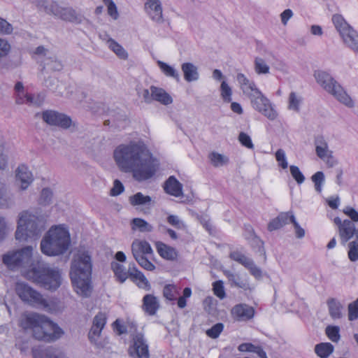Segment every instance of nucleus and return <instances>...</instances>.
Returning a JSON list of instances; mask_svg holds the SVG:
<instances>
[{"mask_svg": "<svg viewBox=\"0 0 358 358\" xmlns=\"http://www.w3.org/2000/svg\"><path fill=\"white\" fill-rule=\"evenodd\" d=\"M113 157L121 171L132 173L133 178L138 182L152 178L159 165L143 145L134 142L118 145L114 150Z\"/></svg>", "mask_w": 358, "mask_h": 358, "instance_id": "f257e3e1", "label": "nucleus"}, {"mask_svg": "<svg viewBox=\"0 0 358 358\" xmlns=\"http://www.w3.org/2000/svg\"><path fill=\"white\" fill-rule=\"evenodd\" d=\"M92 257L89 252L79 250L71 261L70 278L75 291L83 297H89L92 292Z\"/></svg>", "mask_w": 358, "mask_h": 358, "instance_id": "f03ea898", "label": "nucleus"}, {"mask_svg": "<svg viewBox=\"0 0 358 358\" xmlns=\"http://www.w3.org/2000/svg\"><path fill=\"white\" fill-rule=\"evenodd\" d=\"M27 275L35 284L49 291L57 290L62 284L60 270L43 262L33 264L27 271Z\"/></svg>", "mask_w": 358, "mask_h": 358, "instance_id": "7ed1b4c3", "label": "nucleus"}, {"mask_svg": "<svg viewBox=\"0 0 358 358\" xmlns=\"http://www.w3.org/2000/svg\"><path fill=\"white\" fill-rule=\"evenodd\" d=\"M71 243L70 234L64 228L52 227L41 242V252L48 256L65 253Z\"/></svg>", "mask_w": 358, "mask_h": 358, "instance_id": "20e7f679", "label": "nucleus"}, {"mask_svg": "<svg viewBox=\"0 0 358 358\" xmlns=\"http://www.w3.org/2000/svg\"><path fill=\"white\" fill-rule=\"evenodd\" d=\"M44 230L43 220L28 212L20 214L15 231V238L19 242L28 241L29 238H38Z\"/></svg>", "mask_w": 358, "mask_h": 358, "instance_id": "39448f33", "label": "nucleus"}, {"mask_svg": "<svg viewBox=\"0 0 358 358\" xmlns=\"http://www.w3.org/2000/svg\"><path fill=\"white\" fill-rule=\"evenodd\" d=\"M316 82L337 101L348 108H353L355 103L341 85L332 76L324 71L317 70L314 72Z\"/></svg>", "mask_w": 358, "mask_h": 358, "instance_id": "423d86ee", "label": "nucleus"}, {"mask_svg": "<svg viewBox=\"0 0 358 358\" xmlns=\"http://www.w3.org/2000/svg\"><path fill=\"white\" fill-rule=\"evenodd\" d=\"M33 247L25 246L20 250L9 252L3 255V263L10 270L29 265L32 259Z\"/></svg>", "mask_w": 358, "mask_h": 358, "instance_id": "0eeeda50", "label": "nucleus"}, {"mask_svg": "<svg viewBox=\"0 0 358 358\" xmlns=\"http://www.w3.org/2000/svg\"><path fill=\"white\" fill-rule=\"evenodd\" d=\"M246 96L250 99L253 108L261 113L268 119L273 120L277 117L278 113L273 108L270 101L258 88Z\"/></svg>", "mask_w": 358, "mask_h": 358, "instance_id": "6e6552de", "label": "nucleus"}, {"mask_svg": "<svg viewBox=\"0 0 358 358\" xmlns=\"http://www.w3.org/2000/svg\"><path fill=\"white\" fill-rule=\"evenodd\" d=\"M128 354L131 358H150L148 343L143 333L131 334Z\"/></svg>", "mask_w": 358, "mask_h": 358, "instance_id": "1a4fd4ad", "label": "nucleus"}, {"mask_svg": "<svg viewBox=\"0 0 358 358\" xmlns=\"http://www.w3.org/2000/svg\"><path fill=\"white\" fill-rule=\"evenodd\" d=\"M24 329H31L34 337L37 340L46 341V333L44 330L43 315L31 314L20 322Z\"/></svg>", "mask_w": 358, "mask_h": 358, "instance_id": "9d476101", "label": "nucleus"}, {"mask_svg": "<svg viewBox=\"0 0 358 358\" xmlns=\"http://www.w3.org/2000/svg\"><path fill=\"white\" fill-rule=\"evenodd\" d=\"M41 118L47 124L58 127L63 129H69L72 124V120L69 115L54 110L43 111Z\"/></svg>", "mask_w": 358, "mask_h": 358, "instance_id": "9b49d317", "label": "nucleus"}, {"mask_svg": "<svg viewBox=\"0 0 358 358\" xmlns=\"http://www.w3.org/2000/svg\"><path fill=\"white\" fill-rule=\"evenodd\" d=\"M334 222L338 227V234L341 243L343 245H345L353 236L357 238L358 229H356L355 225L352 221L345 220L342 222L341 218L336 217L334 218Z\"/></svg>", "mask_w": 358, "mask_h": 358, "instance_id": "f8f14e48", "label": "nucleus"}, {"mask_svg": "<svg viewBox=\"0 0 358 358\" xmlns=\"http://www.w3.org/2000/svg\"><path fill=\"white\" fill-rule=\"evenodd\" d=\"M229 258L243 265L256 279L262 278V269L255 264L252 259L246 257L244 254L239 251H233L230 252Z\"/></svg>", "mask_w": 358, "mask_h": 358, "instance_id": "ddd939ff", "label": "nucleus"}, {"mask_svg": "<svg viewBox=\"0 0 358 358\" xmlns=\"http://www.w3.org/2000/svg\"><path fill=\"white\" fill-rule=\"evenodd\" d=\"M255 313V308L246 303L236 304L231 310L232 317L238 322L250 320L254 317Z\"/></svg>", "mask_w": 358, "mask_h": 358, "instance_id": "4468645a", "label": "nucleus"}, {"mask_svg": "<svg viewBox=\"0 0 358 358\" xmlns=\"http://www.w3.org/2000/svg\"><path fill=\"white\" fill-rule=\"evenodd\" d=\"M145 10L152 20L157 23L164 22L162 6L159 0H147L145 3Z\"/></svg>", "mask_w": 358, "mask_h": 358, "instance_id": "2eb2a0df", "label": "nucleus"}, {"mask_svg": "<svg viewBox=\"0 0 358 358\" xmlns=\"http://www.w3.org/2000/svg\"><path fill=\"white\" fill-rule=\"evenodd\" d=\"M44 330L46 333V341L52 342L55 341L62 337L64 334V331L47 317L43 315Z\"/></svg>", "mask_w": 358, "mask_h": 358, "instance_id": "dca6fc26", "label": "nucleus"}, {"mask_svg": "<svg viewBox=\"0 0 358 358\" xmlns=\"http://www.w3.org/2000/svg\"><path fill=\"white\" fill-rule=\"evenodd\" d=\"M250 236L245 235V239L252 247L255 253L262 256L264 261L266 259L264 242L255 234L254 229L250 228Z\"/></svg>", "mask_w": 358, "mask_h": 358, "instance_id": "f3484780", "label": "nucleus"}, {"mask_svg": "<svg viewBox=\"0 0 358 358\" xmlns=\"http://www.w3.org/2000/svg\"><path fill=\"white\" fill-rule=\"evenodd\" d=\"M131 252L134 257L153 255L150 244L146 241L135 240L131 244Z\"/></svg>", "mask_w": 358, "mask_h": 358, "instance_id": "a211bd4d", "label": "nucleus"}, {"mask_svg": "<svg viewBox=\"0 0 358 358\" xmlns=\"http://www.w3.org/2000/svg\"><path fill=\"white\" fill-rule=\"evenodd\" d=\"M16 180L20 182V187L24 190L27 189L34 179L29 169L25 165H20L16 170Z\"/></svg>", "mask_w": 358, "mask_h": 358, "instance_id": "6ab92c4d", "label": "nucleus"}, {"mask_svg": "<svg viewBox=\"0 0 358 358\" xmlns=\"http://www.w3.org/2000/svg\"><path fill=\"white\" fill-rule=\"evenodd\" d=\"M133 268V271H129V275L130 279L136 282L137 280H139V282H137L136 285L139 288L144 289L147 291L150 289V284L148 279L145 278L144 274L139 271L134 264H129V269Z\"/></svg>", "mask_w": 358, "mask_h": 358, "instance_id": "aec40b11", "label": "nucleus"}, {"mask_svg": "<svg viewBox=\"0 0 358 358\" xmlns=\"http://www.w3.org/2000/svg\"><path fill=\"white\" fill-rule=\"evenodd\" d=\"M164 189L167 194L176 197L180 196L182 194V185L174 176H169L165 181Z\"/></svg>", "mask_w": 358, "mask_h": 358, "instance_id": "412c9836", "label": "nucleus"}, {"mask_svg": "<svg viewBox=\"0 0 358 358\" xmlns=\"http://www.w3.org/2000/svg\"><path fill=\"white\" fill-rule=\"evenodd\" d=\"M155 247L159 256L164 259L174 261L178 257L177 250L162 241H157L155 243Z\"/></svg>", "mask_w": 358, "mask_h": 358, "instance_id": "4be33fe9", "label": "nucleus"}, {"mask_svg": "<svg viewBox=\"0 0 358 358\" xmlns=\"http://www.w3.org/2000/svg\"><path fill=\"white\" fill-rule=\"evenodd\" d=\"M142 308L149 315H155L159 308L157 298L153 294H146L143 298Z\"/></svg>", "mask_w": 358, "mask_h": 358, "instance_id": "5701e85b", "label": "nucleus"}, {"mask_svg": "<svg viewBox=\"0 0 358 358\" xmlns=\"http://www.w3.org/2000/svg\"><path fill=\"white\" fill-rule=\"evenodd\" d=\"M184 79L188 82H194L199 80V73L198 67L192 62H185L181 65Z\"/></svg>", "mask_w": 358, "mask_h": 358, "instance_id": "b1692460", "label": "nucleus"}, {"mask_svg": "<svg viewBox=\"0 0 358 358\" xmlns=\"http://www.w3.org/2000/svg\"><path fill=\"white\" fill-rule=\"evenodd\" d=\"M340 36L350 49L358 53V34L352 27Z\"/></svg>", "mask_w": 358, "mask_h": 358, "instance_id": "393cba45", "label": "nucleus"}, {"mask_svg": "<svg viewBox=\"0 0 358 358\" xmlns=\"http://www.w3.org/2000/svg\"><path fill=\"white\" fill-rule=\"evenodd\" d=\"M150 92L153 100L159 101L164 105L167 106L173 102L172 97L162 88L151 86Z\"/></svg>", "mask_w": 358, "mask_h": 358, "instance_id": "a878e982", "label": "nucleus"}, {"mask_svg": "<svg viewBox=\"0 0 358 358\" xmlns=\"http://www.w3.org/2000/svg\"><path fill=\"white\" fill-rule=\"evenodd\" d=\"M315 152L318 157L324 159L328 153H331L329 150L328 144L322 136H317L315 138Z\"/></svg>", "mask_w": 358, "mask_h": 358, "instance_id": "bb28decb", "label": "nucleus"}, {"mask_svg": "<svg viewBox=\"0 0 358 358\" xmlns=\"http://www.w3.org/2000/svg\"><path fill=\"white\" fill-rule=\"evenodd\" d=\"M327 303L329 308V313L331 318L336 320L342 317V310L343 307L340 301L334 298H330L327 300Z\"/></svg>", "mask_w": 358, "mask_h": 358, "instance_id": "cd10ccee", "label": "nucleus"}, {"mask_svg": "<svg viewBox=\"0 0 358 358\" xmlns=\"http://www.w3.org/2000/svg\"><path fill=\"white\" fill-rule=\"evenodd\" d=\"M236 80L241 85V88L244 94L247 95L253 90L257 89L254 82H251L242 73H239L236 76Z\"/></svg>", "mask_w": 358, "mask_h": 358, "instance_id": "c85d7f7f", "label": "nucleus"}, {"mask_svg": "<svg viewBox=\"0 0 358 358\" xmlns=\"http://www.w3.org/2000/svg\"><path fill=\"white\" fill-rule=\"evenodd\" d=\"M226 275L231 286L241 288L245 291L250 289L249 282L246 280H243L239 275L229 271H228Z\"/></svg>", "mask_w": 358, "mask_h": 358, "instance_id": "c756f323", "label": "nucleus"}, {"mask_svg": "<svg viewBox=\"0 0 358 358\" xmlns=\"http://www.w3.org/2000/svg\"><path fill=\"white\" fill-rule=\"evenodd\" d=\"M34 358H62L61 353L52 347H48L34 352Z\"/></svg>", "mask_w": 358, "mask_h": 358, "instance_id": "7c9ffc66", "label": "nucleus"}, {"mask_svg": "<svg viewBox=\"0 0 358 358\" xmlns=\"http://www.w3.org/2000/svg\"><path fill=\"white\" fill-rule=\"evenodd\" d=\"M106 43L110 48L115 55L122 59H127L128 58V53L125 49L119 44L117 41L111 38H108Z\"/></svg>", "mask_w": 358, "mask_h": 358, "instance_id": "2f4dec72", "label": "nucleus"}, {"mask_svg": "<svg viewBox=\"0 0 358 358\" xmlns=\"http://www.w3.org/2000/svg\"><path fill=\"white\" fill-rule=\"evenodd\" d=\"M152 198L148 195H144L141 192H137L129 197V203L133 206L150 205Z\"/></svg>", "mask_w": 358, "mask_h": 358, "instance_id": "473e14b6", "label": "nucleus"}, {"mask_svg": "<svg viewBox=\"0 0 358 358\" xmlns=\"http://www.w3.org/2000/svg\"><path fill=\"white\" fill-rule=\"evenodd\" d=\"M110 266L115 276L120 282L123 283L129 277V271L127 272L123 265L116 262H112Z\"/></svg>", "mask_w": 358, "mask_h": 358, "instance_id": "72a5a7b5", "label": "nucleus"}, {"mask_svg": "<svg viewBox=\"0 0 358 358\" xmlns=\"http://www.w3.org/2000/svg\"><path fill=\"white\" fill-rule=\"evenodd\" d=\"M334 350V347L330 343H320L315 346V352L320 358H328Z\"/></svg>", "mask_w": 358, "mask_h": 358, "instance_id": "f704fd0d", "label": "nucleus"}, {"mask_svg": "<svg viewBox=\"0 0 358 358\" xmlns=\"http://www.w3.org/2000/svg\"><path fill=\"white\" fill-rule=\"evenodd\" d=\"M131 226L132 230H138L141 232H151L153 230L152 226L142 218H134Z\"/></svg>", "mask_w": 358, "mask_h": 358, "instance_id": "c9c22d12", "label": "nucleus"}, {"mask_svg": "<svg viewBox=\"0 0 358 358\" xmlns=\"http://www.w3.org/2000/svg\"><path fill=\"white\" fill-rule=\"evenodd\" d=\"M26 302L31 305L37 306L43 308H47L49 306L47 300L43 297L41 293H39L35 289H34L33 292H31L30 296H29L28 300H27Z\"/></svg>", "mask_w": 358, "mask_h": 358, "instance_id": "e433bc0d", "label": "nucleus"}, {"mask_svg": "<svg viewBox=\"0 0 358 358\" xmlns=\"http://www.w3.org/2000/svg\"><path fill=\"white\" fill-rule=\"evenodd\" d=\"M157 65L159 67L162 72L167 77H171L174 78L177 82H179L180 80V75L178 73V71L175 69L171 66L169 65L168 64L162 62V61H157Z\"/></svg>", "mask_w": 358, "mask_h": 358, "instance_id": "4c0bfd02", "label": "nucleus"}, {"mask_svg": "<svg viewBox=\"0 0 358 358\" xmlns=\"http://www.w3.org/2000/svg\"><path fill=\"white\" fill-rule=\"evenodd\" d=\"M22 100V98H18L17 104H27L29 106L34 105L36 106H40L43 101L44 96L40 94L34 96L31 94H27L26 99Z\"/></svg>", "mask_w": 358, "mask_h": 358, "instance_id": "58836bf2", "label": "nucleus"}, {"mask_svg": "<svg viewBox=\"0 0 358 358\" xmlns=\"http://www.w3.org/2000/svg\"><path fill=\"white\" fill-rule=\"evenodd\" d=\"M34 289L26 283L20 282L16 285V293L18 296L23 301H27L29 296L33 292Z\"/></svg>", "mask_w": 358, "mask_h": 358, "instance_id": "ea45409f", "label": "nucleus"}, {"mask_svg": "<svg viewBox=\"0 0 358 358\" xmlns=\"http://www.w3.org/2000/svg\"><path fill=\"white\" fill-rule=\"evenodd\" d=\"M59 18L71 22H78V17L76 10L72 8H62Z\"/></svg>", "mask_w": 358, "mask_h": 358, "instance_id": "a19ab883", "label": "nucleus"}, {"mask_svg": "<svg viewBox=\"0 0 358 358\" xmlns=\"http://www.w3.org/2000/svg\"><path fill=\"white\" fill-rule=\"evenodd\" d=\"M332 22L340 34H343L350 27L341 15H334Z\"/></svg>", "mask_w": 358, "mask_h": 358, "instance_id": "79ce46f5", "label": "nucleus"}, {"mask_svg": "<svg viewBox=\"0 0 358 358\" xmlns=\"http://www.w3.org/2000/svg\"><path fill=\"white\" fill-rule=\"evenodd\" d=\"M178 294V288L175 285L168 284L164 287L163 296L169 301H176Z\"/></svg>", "mask_w": 358, "mask_h": 358, "instance_id": "37998d69", "label": "nucleus"}, {"mask_svg": "<svg viewBox=\"0 0 358 358\" xmlns=\"http://www.w3.org/2000/svg\"><path fill=\"white\" fill-rule=\"evenodd\" d=\"M62 7L60 6L57 1L47 0L45 6L43 11L47 14L53 15L58 17L60 14V11L62 10Z\"/></svg>", "mask_w": 358, "mask_h": 358, "instance_id": "c03bdc74", "label": "nucleus"}, {"mask_svg": "<svg viewBox=\"0 0 358 358\" xmlns=\"http://www.w3.org/2000/svg\"><path fill=\"white\" fill-rule=\"evenodd\" d=\"M311 180L315 185V189L317 192L321 193L322 189V186L324 183L325 177L324 174L322 171H317L315 173H314L312 177Z\"/></svg>", "mask_w": 358, "mask_h": 358, "instance_id": "a18cd8bd", "label": "nucleus"}, {"mask_svg": "<svg viewBox=\"0 0 358 358\" xmlns=\"http://www.w3.org/2000/svg\"><path fill=\"white\" fill-rule=\"evenodd\" d=\"M348 258L351 262H356L358 260V233L357 238L355 241L348 243Z\"/></svg>", "mask_w": 358, "mask_h": 358, "instance_id": "49530a36", "label": "nucleus"}, {"mask_svg": "<svg viewBox=\"0 0 358 358\" xmlns=\"http://www.w3.org/2000/svg\"><path fill=\"white\" fill-rule=\"evenodd\" d=\"M325 333L332 342H338L341 338L340 328L338 326H327Z\"/></svg>", "mask_w": 358, "mask_h": 358, "instance_id": "de8ad7c7", "label": "nucleus"}, {"mask_svg": "<svg viewBox=\"0 0 358 358\" xmlns=\"http://www.w3.org/2000/svg\"><path fill=\"white\" fill-rule=\"evenodd\" d=\"M53 196V192L50 188H43L41 191L39 203L43 206L50 204Z\"/></svg>", "mask_w": 358, "mask_h": 358, "instance_id": "09e8293b", "label": "nucleus"}, {"mask_svg": "<svg viewBox=\"0 0 358 358\" xmlns=\"http://www.w3.org/2000/svg\"><path fill=\"white\" fill-rule=\"evenodd\" d=\"M255 69L257 74L269 73V66L262 58L257 57L255 60Z\"/></svg>", "mask_w": 358, "mask_h": 358, "instance_id": "8fccbe9b", "label": "nucleus"}, {"mask_svg": "<svg viewBox=\"0 0 358 358\" xmlns=\"http://www.w3.org/2000/svg\"><path fill=\"white\" fill-rule=\"evenodd\" d=\"M213 289L214 294L220 299L226 297V293L222 280H216L213 283Z\"/></svg>", "mask_w": 358, "mask_h": 358, "instance_id": "3c124183", "label": "nucleus"}, {"mask_svg": "<svg viewBox=\"0 0 358 358\" xmlns=\"http://www.w3.org/2000/svg\"><path fill=\"white\" fill-rule=\"evenodd\" d=\"M11 203V198L4 186H0V208H8Z\"/></svg>", "mask_w": 358, "mask_h": 358, "instance_id": "603ef678", "label": "nucleus"}, {"mask_svg": "<svg viewBox=\"0 0 358 358\" xmlns=\"http://www.w3.org/2000/svg\"><path fill=\"white\" fill-rule=\"evenodd\" d=\"M210 159L211 163L215 166H222L223 164H225L228 162V158L221 154L215 152L210 155Z\"/></svg>", "mask_w": 358, "mask_h": 358, "instance_id": "864d4df0", "label": "nucleus"}, {"mask_svg": "<svg viewBox=\"0 0 358 358\" xmlns=\"http://www.w3.org/2000/svg\"><path fill=\"white\" fill-rule=\"evenodd\" d=\"M289 170L292 176L299 185H301L304 182L305 176L297 166L291 165L289 166Z\"/></svg>", "mask_w": 358, "mask_h": 358, "instance_id": "5fc2aeb1", "label": "nucleus"}, {"mask_svg": "<svg viewBox=\"0 0 358 358\" xmlns=\"http://www.w3.org/2000/svg\"><path fill=\"white\" fill-rule=\"evenodd\" d=\"M138 264L144 269L147 271H153L155 269V266L148 259L146 256H141L134 257Z\"/></svg>", "mask_w": 358, "mask_h": 358, "instance_id": "6e6d98bb", "label": "nucleus"}, {"mask_svg": "<svg viewBox=\"0 0 358 358\" xmlns=\"http://www.w3.org/2000/svg\"><path fill=\"white\" fill-rule=\"evenodd\" d=\"M106 315L102 312H99L93 319L92 326L96 327V329H103L106 324Z\"/></svg>", "mask_w": 358, "mask_h": 358, "instance_id": "4d7b16f0", "label": "nucleus"}, {"mask_svg": "<svg viewBox=\"0 0 358 358\" xmlns=\"http://www.w3.org/2000/svg\"><path fill=\"white\" fill-rule=\"evenodd\" d=\"M300 103L301 100L296 97V93L292 92L289 96V109L299 112L300 110Z\"/></svg>", "mask_w": 358, "mask_h": 358, "instance_id": "13d9d810", "label": "nucleus"}, {"mask_svg": "<svg viewBox=\"0 0 358 358\" xmlns=\"http://www.w3.org/2000/svg\"><path fill=\"white\" fill-rule=\"evenodd\" d=\"M224 329L222 323H217L214 324L210 329L206 331V334L211 338H217Z\"/></svg>", "mask_w": 358, "mask_h": 358, "instance_id": "bf43d9fd", "label": "nucleus"}, {"mask_svg": "<svg viewBox=\"0 0 358 358\" xmlns=\"http://www.w3.org/2000/svg\"><path fill=\"white\" fill-rule=\"evenodd\" d=\"M231 87L225 81H223L221 84V95L223 100L226 102H230L231 101Z\"/></svg>", "mask_w": 358, "mask_h": 358, "instance_id": "052dcab7", "label": "nucleus"}, {"mask_svg": "<svg viewBox=\"0 0 358 358\" xmlns=\"http://www.w3.org/2000/svg\"><path fill=\"white\" fill-rule=\"evenodd\" d=\"M13 28L11 24L5 19L0 17V35H8L13 32Z\"/></svg>", "mask_w": 358, "mask_h": 358, "instance_id": "680f3d73", "label": "nucleus"}, {"mask_svg": "<svg viewBox=\"0 0 358 358\" xmlns=\"http://www.w3.org/2000/svg\"><path fill=\"white\" fill-rule=\"evenodd\" d=\"M238 141L241 144L247 148L253 149L254 145L250 136L245 132H241L238 136Z\"/></svg>", "mask_w": 358, "mask_h": 358, "instance_id": "e2e57ef3", "label": "nucleus"}, {"mask_svg": "<svg viewBox=\"0 0 358 358\" xmlns=\"http://www.w3.org/2000/svg\"><path fill=\"white\" fill-rule=\"evenodd\" d=\"M275 159L279 162V165L285 169L288 166V163L286 159L285 152L282 149H278L275 152Z\"/></svg>", "mask_w": 358, "mask_h": 358, "instance_id": "0e129e2a", "label": "nucleus"}, {"mask_svg": "<svg viewBox=\"0 0 358 358\" xmlns=\"http://www.w3.org/2000/svg\"><path fill=\"white\" fill-rule=\"evenodd\" d=\"M291 222L294 225L296 237L298 238H303L305 236V230L297 222L294 215L291 216Z\"/></svg>", "mask_w": 358, "mask_h": 358, "instance_id": "69168bd1", "label": "nucleus"}, {"mask_svg": "<svg viewBox=\"0 0 358 358\" xmlns=\"http://www.w3.org/2000/svg\"><path fill=\"white\" fill-rule=\"evenodd\" d=\"M124 190L123 184L119 180H115L113 187L110 190V195L115 196L122 194Z\"/></svg>", "mask_w": 358, "mask_h": 358, "instance_id": "338daca9", "label": "nucleus"}, {"mask_svg": "<svg viewBox=\"0 0 358 358\" xmlns=\"http://www.w3.org/2000/svg\"><path fill=\"white\" fill-rule=\"evenodd\" d=\"M358 318V306L356 303H350L348 305V319L354 321Z\"/></svg>", "mask_w": 358, "mask_h": 358, "instance_id": "774afa93", "label": "nucleus"}]
</instances>
